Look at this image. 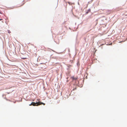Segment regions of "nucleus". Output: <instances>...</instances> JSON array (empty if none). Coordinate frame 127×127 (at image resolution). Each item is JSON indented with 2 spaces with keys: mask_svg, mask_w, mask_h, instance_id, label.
<instances>
[{
  "mask_svg": "<svg viewBox=\"0 0 127 127\" xmlns=\"http://www.w3.org/2000/svg\"><path fill=\"white\" fill-rule=\"evenodd\" d=\"M38 102H36V103H35L34 102H32L31 103V104H29V105L30 106H31L32 105L33 106H37L38 105Z\"/></svg>",
  "mask_w": 127,
  "mask_h": 127,
  "instance_id": "f257e3e1",
  "label": "nucleus"
},
{
  "mask_svg": "<svg viewBox=\"0 0 127 127\" xmlns=\"http://www.w3.org/2000/svg\"><path fill=\"white\" fill-rule=\"evenodd\" d=\"M39 100H40V99H37V101H38V102L39 103L38 104V105H41L42 104L44 105L45 104V103H44L39 102Z\"/></svg>",
  "mask_w": 127,
  "mask_h": 127,
  "instance_id": "f03ea898",
  "label": "nucleus"
},
{
  "mask_svg": "<svg viewBox=\"0 0 127 127\" xmlns=\"http://www.w3.org/2000/svg\"><path fill=\"white\" fill-rule=\"evenodd\" d=\"M71 78L73 80H76L77 79V77H75L74 76L71 77Z\"/></svg>",
  "mask_w": 127,
  "mask_h": 127,
  "instance_id": "7ed1b4c3",
  "label": "nucleus"
},
{
  "mask_svg": "<svg viewBox=\"0 0 127 127\" xmlns=\"http://www.w3.org/2000/svg\"><path fill=\"white\" fill-rule=\"evenodd\" d=\"M7 32L8 33H10L11 32L9 30H8L7 31Z\"/></svg>",
  "mask_w": 127,
  "mask_h": 127,
  "instance_id": "20e7f679",
  "label": "nucleus"
},
{
  "mask_svg": "<svg viewBox=\"0 0 127 127\" xmlns=\"http://www.w3.org/2000/svg\"><path fill=\"white\" fill-rule=\"evenodd\" d=\"M89 12H90V10H89L88 11Z\"/></svg>",
  "mask_w": 127,
  "mask_h": 127,
  "instance_id": "39448f33",
  "label": "nucleus"
},
{
  "mask_svg": "<svg viewBox=\"0 0 127 127\" xmlns=\"http://www.w3.org/2000/svg\"><path fill=\"white\" fill-rule=\"evenodd\" d=\"M2 20V19H0V21L1 20Z\"/></svg>",
  "mask_w": 127,
  "mask_h": 127,
  "instance_id": "423d86ee",
  "label": "nucleus"
},
{
  "mask_svg": "<svg viewBox=\"0 0 127 127\" xmlns=\"http://www.w3.org/2000/svg\"><path fill=\"white\" fill-rule=\"evenodd\" d=\"M103 45V44H102L101 45V46L102 45Z\"/></svg>",
  "mask_w": 127,
  "mask_h": 127,
  "instance_id": "0eeeda50",
  "label": "nucleus"
}]
</instances>
